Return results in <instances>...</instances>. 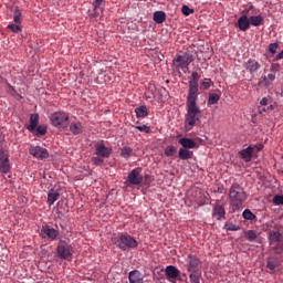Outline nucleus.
<instances>
[{
  "label": "nucleus",
  "mask_w": 283,
  "mask_h": 283,
  "mask_svg": "<svg viewBox=\"0 0 283 283\" xmlns=\"http://www.w3.org/2000/svg\"><path fill=\"white\" fill-rule=\"evenodd\" d=\"M245 70L253 74L254 72H258V70H260V63H258L255 60H250L245 64Z\"/></svg>",
  "instance_id": "obj_22"
},
{
  "label": "nucleus",
  "mask_w": 283,
  "mask_h": 283,
  "mask_svg": "<svg viewBox=\"0 0 283 283\" xmlns=\"http://www.w3.org/2000/svg\"><path fill=\"white\" fill-rule=\"evenodd\" d=\"M212 218L214 220H227V211L221 205H216L212 209Z\"/></svg>",
  "instance_id": "obj_13"
},
{
  "label": "nucleus",
  "mask_w": 283,
  "mask_h": 283,
  "mask_svg": "<svg viewBox=\"0 0 283 283\" xmlns=\"http://www.w3.org/2000/svg\"><path fill=\"white\" fill-rule=\"evenodd\" d=\"M31 134H34L35 136H45L48 134V126L40 125L34 128V130H30Z\"/></svg>",
  "instance_id": "obj_27"
},
{
  "label": "nucleus",
  "mask_w": 283,
  "mask_h": 283,
  "mask_svg": "<svg viewBox=\"0 0 283 283\" xmlns=\"http://www.w3.org/2000/svg\"><path fill=\"white\" fill-rule=\"evenodd\" d=\"M59 198H61V195L59 193V191L51 190L48 195V205H50V207H52V205L54 202H56V200H59Z\"/></svg>",
  "instance_id": "obj_25"
},
{
  "label": "nucleus",
  "mask_w": 283,
  "mask_h": 283,
  "mask_svg": "<svg viewBox=\"0 0 283 283\" xmlns=\"http://www.w3.org/2000/svg\"><path fill=\"white\" fill-rule=\"evenodd\" d=\"M136 247H138V241H136L134 237L125 234L119 237L118 248L122 249V251H127V249H136Z\"/></svg>",
  "instance_id": "obj_6"
},
{
  "label": "nucleus",
  "mask_w": 283,
  "mask_h": 283,
  "mask_svg": "<svg viewBox=\"0 0 283 283\" xmlns=\"http://www.w3.org/2000/svg\"><path fill=\"white\" fill-rule=\"evenodd\" d=\"M266 266L270 269V271H275V269H277V262L273 259H270L268 260Z\"/></svg>",
  "instance_id": "obj_39"
},
{
  "label": "nucleus",
  "mask_w": 283,
  "mask_h": 283,
  "mask_svg": "<svg viewBox=\"0 0 283 283\" xmlns=\"http://www.w3.org/2000/svg\"><path fill=\"white\" fill-rule=\"evenodd\" d=\"M273 205L280 206L283 205V195H276L272 199Z\"/></svg>",
  "instance_id": "obj_41"
},
{
  "label": "nucleus",
  "mask_w": 283,
  "mask_h": 283,
  "mask_svg": "<svg viewBox=\"0 0 283 283\" xmlns=\"http://www.w3.org/2000/svg\"><path fill=\"white\" fill-rule=\"evenodd\" d=\"M260 105H262V106L269 105V98L263 97V98L261 99V102H260Z\"/></svg>",
  "instance_id": "obj_49"
},
{
  "label": "nucleus",
  "mask_w": 283,
  "mask_h": 283,
  "mask_svg": "<svg viewBox=\"0 0 283 283\" xmlns=\"http://www.w3.org/2000/svg\"><path fill=\"white\" fill-rule=\"evenodd\" d=\"M50 120L53 127H60L62 129H65V127L70 125V116L67 115V113L64 112L53 113L50 117Z\"/></svg>",
  "instance_id": "obj_4"
},
{
  "label": "nucleus",
  "mask_w": 283,
  "mask_h": 283,
  "mask_svg": "<svg viewBox=\"0 0 283 283\" xmlns=\"http://www.w3.org/2000/svg\"><path fill=\"white\" fill-rule=\"evenodd\" d=\"M165 273H166V280L171 282L172 280H176V277H179L180 270H178L174 265H168V266H166Z\"/></svg>",
  "instance_id": "obj_14"
},
{
  "label": "nucleus",
  "mask_w": 283,
  "mask_h": 283,
  "mask_svg": "<svg viewBox=\"0 0 283 283\" xmlns=\"http://www.w3.org/2000/svg\"><path fill=\"white\" fill-rule=\"evenodd\" d=\"M120 156L122 158H130V156H134V149L129 146H125L120 149Z\"/></svg>",
  "instance_id": "obj_30"
},
{
  "label": "nucleus",
  "mask_w": 283,
  "mask_h": 283,
  "mask_svg": "<svg viewBox=\"0 0 283 283\" xmlns=\"http://www.w3.org/2000/svg\"><path fill=\"white\" fill-rule=\"evenodd\" d=\"M135 129H138V132H145V134H149V132H151V128L147 125L136 126Z\"/></svg>",
  "instance_id": "obj_45"
},
{
  "label": "nucleus",
  "mask_w": 283,
  "mask_h": 283,
  "mask_svg": "<svg viewBox=\"0 0 283 283\" xmlns=\"http://www.w3.org/2000/svg\"><path fill=\"white\" fill-rule=\"evenodd\" d=\"M277 48H279L277 43H271L269 45V52H271V54L273 55L275 54V52H277Z\"/></svg>",
  "instance_id": "obj_47"
},
{
  "label": "nucleus",
  "mask_w": 283,
  "mask_h": 283,
  "mask_svg": "<svg viewBox=\"0 0 283 283\" xmlns=\"http://www.w3.org/2000/svg\"><path fill=\"white\" fill-rule=\"evenodd\" d=\"M93 11L90 13L91 19H98L101 17V7L93 6Z\"/></svg>",
  "instance_id": "obj_34"
},
{
  "label": "nucleus",
  "mask_w": 283,
  "mask_h": 283,
  "mask_svg": "<svg viewBox=\"0 0 283 283\" xmlns=\"http://www.w3.org/2000/svg\"><path fill=\"white\" fill-rule=\"evenodd\" d=\"M135 114L137 118H145L149 115V111L147 109V106H139L135 108Z\"/></svg>",
  "instance_id": "obj_26"
},
{
  "label": "nucleus",
  "mask_w": 283,
  "mask_h": 283,
  "mask_svg": "<svg viewBox=\"0 0 283 283\" xmlns=\"http://www.w3.org/2000/svg\"><path fill=\"white\" fill-rule=\"evenodd\" d=\"M178 154L180 160H190V158H193V151L187 148H180Z\"/></svg>",
  "instance_id": "obj_23"
},
{
  "label": "nucleus",
  "mask_w": 283,
  "mask_h": 283,
  "mask_svg": "<svg viewBox=\"0 0 283 283\" xmlns=\"http://www.w3.org/2000/svg\"><path fill=\"white\" fill-rule=\"evenodd\" d=\"M193 63V54L191 53H184L181 55H178L172 64L177 70H182V72H186V70H189V65Z\"/></svg>",
  "instance_id": "obj_3"
},
{
  "label": "nucleus",
  "mask_w": 283,
  "mask_h": 283,
  "mask_svg": "<svg viewBox=\"0 0 283 283\" xmlns=\"http://www.w3.org/2000/svg\"><path fill=\"white\" fill-rule=\"evenodd\" d=\"M273 81H275V74L270 73L268 75V78H266V76H264V82H265L266 87H269V85H271V83H273Z\"/></svg>",
  "instance_id": "obj_40"
},
{
  "label": "nucleus",
  "mask_w": 283,
  "mask_h": 283,
  "mask_svg": "<svg viewBox=\"0 0 283 283\" xmlns=\"http://www.w3.org/2000/svg\"><path fill=\"white\" fill-rule=\"evenodd\" d=\"M29 154L33 156V158H40V160H43L44 158H49L50 154L48 153V149L41 147V146H32L29 149Z\"/></svg>",
  "instance_id": "obj_10"
},
{
  "label": "nucleus",
  "mask_w": 283,
  "mask_h": 283,
  "mask_svg": "<svg viewBox=\"0 0 283 283\" xmlns=\"http://www.w3.org/2000/svg\"><path fill=\"white\" fill-rule=\"evenodd\" d=\"M181 12L185 14V17H189V14H193V9L189 8L188 6H184L181 8Z\"/></svg>",
  "instance_id": "obj_42"
},
{
  "label": "nucleus",
  "mask_w": 283,
  "mask_h": 283,
  "mask_svg": "<svg viewBox=\"0 0 283 283\" xmlns=\"http://www.w3.org/2000/svg\"><path fill=\"white\" fill-rule=\"evenodd\" d=\"M103 3V0H94L93 6L95 8H101V4Z\"/></svg>",
  "instance_id": "obj_48"
},
{
  "label": "nucleus",
  "mask_w": 283,
  "mask_h": 283,
  "mask_svg": "<svg viewBox=\"0 0 283 283\" xmlns=\"http://www.w3.org/2000/svg\"><path fill=\"white\" fill-rule=\"evenodd\" d=\"M129 283H144L143 274L138 270H134L129 272L128 275Z\"/></svg>",
  "instance_id": "obj_19"
},
{
  "label": "nucleus",
  "mask_w": 283,
  "mask_h": 283,
  "mask_svg": "<svg viewBox=\"0 0 283 283\" xmlns=\"http://www.w3.org/2000/svg\"><path fill=\"white\" fill-rule=\"evenodd\" d=\"M166 19H167V14H165V12L163 11H157L154 13L155 23H165Z\"/></svg>",
  "instance_id": "obj_28"
},
{
  "label": "nucleus",
  "mask_w": 283,
  "mask_h": 283,
  "mask_svg": "<svg viewBox=\"0 0 283 283\" xmlns=\"http://www.w3.org/2000/svg\"><path fill=\"white\" fill-rule=\"evenodd\" d=\"M238 28L241 30V32H247L249 28H251V22L249 20V17L241 15L238 20Z\"/></svg>",
  "instance_id": "obj_17"
},
{
  "label": "nucleus",
  "mask_w": 283,
  "mask_h": 283,
  "mask_svg": "<svg viewBox=\"0 0 283 283\" xmlns=\"http://www.w3.org/2000/svg\"><path fill=\"white\" fill-rule=\"evenodd\" d=\"M250 25H254L258 28V25H262V21H264V18L262 15H252L250 17Z\"/></svg>",
  "instance_id": "obj_29"
},
{
  "label": "nucleus",
  "mask_w": 283,
  "mask_h": 283,
  "mask_svg": "<svg viewBox=\"0 0 283 283\" xmlns=\"http://www.w3.org/2000/svg\"><path fill=\"white\" fill-rule=\"evenodd\" d=\"M211 87V78H205L201 83V90H209Z\"/></svg>",
  "instance_id": "obj_44"
},
{
  "label": "nucleus",
  "mask_w": 283,
  "mask_h": 283,
  "mask_svg": "<svg viewBox=\"0 0 283 283\" xmlns=\"http://www.w3.org/2000/svg\"><path fill=\"white\" fill-rule=\"evenodd\" d=\"M8 29L12 31L14 34L21 32V27L19 24H9Z\"/></svg>",
  "instance_id": "obj_43"
},
{
  "label": "nucleus",
  "mask_w": 283,
  "mask_h": 283,
  "mask_svg": "<svg viewBox=\"0 0 283 283\" xmlns=\"http://www.w3.org/2000/svg\"><path fill=\"white\" fill-rule=\"evenodd\" d=\"M242 217L244 218V220H255V216L249 209H245L243 211Z\"/></svg>",
  "instance_id": "obj_35"
},
{
  "label": "nucleus",
  "mask_w": 283,
  "mask_h": 283,
  "mask_svg": "<svg viewBox=\"0 0 283 283\" xmlns=\"http://www.w3.org/2000/svg\"><path fill=\"white\" fill-rule=\"evenodd\" d=\"M57 255L62 260H70L72 258V248L67 245H59L57 247Z\"/></svg>",
  "instance_id": "obj_15"
},
{
  "label": "nucleus",
  "mask_w": 283,
  "mask_h": 283,
  "mask_svg": "<svg viewBox=\"0 0 283 283\" xmlns=\"http://www.w3.org/2000/svg\"><path fill=\"white\" fill-rule=\"evenodd\" d=\"M13 21L14 23H21V10L19 8L13 12Z\"/></svg>",
  "instance_id": "obj_37"
},
{
  "label": "nucleus",
  "mask_w": 283,
  "mask_h": 283,
  "mask_svg": "<svg viewBox=\"0 0 283 283\" xmlns=\"http://www.w3.org/2000/svg\"><path fill=\"white\" fill-rule=\"evenodd\" d=\"M218 101H220V95L211 93L208 98V106L210 107V105H218Z\"/></svg>",
  "instance_id": "obj_31"
},
{
  "label": "nucleus",
  "mask_w": 283,
  "mask_h": 283,
  "mask_svg": "<svg viewBox=\"0 0 283 283\" xmlns=\"http://www.w3.org/2000/svg\"><path fill=\"white\" fill-rule=\"evenodd\" d=\"M92 163L95 164L97 167L105 163L104 157L96 155V157H92Z\"/></svg>",
  "instance_id": "obj_38"
},
{
  "label": "nucleus",
  "mask_w": 283,
  "mask_h": 283,
  "mask_svg": "<svg viewBox=\"0 0 283 283\" xmlns=\"http://www.w3.org/2000/svg\"><path fill=\"white\" fill-rule=\"evenodd\" d=\"M201 277H202V274L198 271H192V273L189 275L191 283H200Z\"/></svg>",
  "instance_id": "obj_33"
},
{
  "label": "nucleus",
  "mask_w": 283,
  "mask_h": 283,
  "mask_svg": "<svg viewBox=\"0 0 283 283\" xmlns=\"http://www.w3.org/2000/svg\"><path fill=\"white\" fill-rule=\"evenodd\" d=\"M254 151H260V148H258V146H249L248 148L240 151V156L244 163H251V158H253Z\"/></svg>",
  "instance_id": "obj_11"
},
{
  "label": "nucleus",
  "mask_w": 283,
  "mask_h": 283,
  "mask_svg": "<svg viewBox=\"0 0 283 283\" xmlns=\"http://www.w3.org/2000/svg\"><path fill=\"white\" fill-rule=\"evenodd\" d=\"M198 81H200V75L198 72H192L191 80L189 81L188 97H198Z\"/></svg>",
  "instance_id": "obj_7"
},
{
  "label": "nucleus",
  "mask_w": 283,
  "mask_h": 283,
  "mask_svg": "<svg viewBox=\"0 0 283 283\" xmlns=\"http://www.w3.org/2000/svg\"><path fill=\"white\" fill-rule=\"evenodd\" d=\"M245 238L247 240H249L250 242H253V240H255L258 238V234H255V231L253 230H248L245 232Z\"/></svg>",
  "instance_id": "obj_36"
},
{
  "label": "nucleus",
  "mask_w": 283,
  "mask_h": 283,
  "mask_svg": "<svg viewBox=\"0 0 283 283\" xmlns=\"http://www.w3.org/2000/svg\"><path fill=\"white\" fill-rule=\"evenodd\" d=\"M179 145H181L182 149H196V147H198L196 140L187 137H181L179 139Z\"/></svg>",
  "instance_id": "obj_16"
},
{
  "label": "nucleus",
  "mask_w": 283,
  "mask_h": 283,
  "mask_svg": "<svg viewBox=\"0 0 283 283\" xmlns=\"http://www.w3.org/2000/svg\"><path fill=\"white\" fill-rule=\"evenodd\" d=\"M176 151H178L176 146L169 145L165 149V156H167L168 158H171V156H176Z\"/></svg>",
  "instance_id": "obj_32"
},
{
  "label": "nucleus",
  "mask_w": 283,
  "mask_h": 283,
  "mask_svg": "<svg viewBox=\"0 0 283 283\" xmlns=\"http://www.w3.org/2000/svg\"><path fill=\"white\" fill-rule=\"evenodd\" d=\"M39 127V114H31L30 125L27 127L29 132H34V128Z\"/></svg>",
  "instance_id": "obj_24"
},
{
  "label": "nucleus",
  "mask_w": 283,
  "mask_h": 283,
  "mask_svg": "<svg viewBox=\"0 0 283 283\" xmlns=\"http://www.w3.org/2000/svg\"><path fill=\"white\" fill-rule=\"evenodd\" d=\"M7 92H8L9 94H12V92H14V87H12L10 84H8Z\"/></svg>",
  "instance_id": "obj_50"
},
{
  "label": "nucleus",
  "mask_w": 283,
  "mask_h": 283,
  "mask_svg": "<svg viewBox=\"0 0 283 283\" xmlns=\"http://www.w3.org/2000/svg\"><path fill=\"white\" fill-rule=\"evenodd\" d=\"M264 112H266V108H259L260 114H264Z\"/></svg>",
  "instance_id": "obj_51"
},
{
  "label": "nucleus",
  "mask_w": 283,
  "mask_h": 283,
  "mask_svg": "<svg viewBox=\"0 0 283 283\" xmlns=\"http://www.w3.org/2000/svg\"><path fill=\"white\" fill-rule=\"evenodd\" d=\"M270 244L273 247L275 253L283 251V235L280 231H271L269 234Z\"/></svg>",
  "instance_id": "obj_5"
},
{
  "label": "nucleus",
  "mask_w": 283,
  "mask_h": 283,
  "mask_svg": "<svg viewBox=\"0 0 283 283\" xmlns=\"http://www.w3.org/2000/svg\"><path fill=\"white\" fill-rule=\"evenodd\" d=\"M128 182L130 185H140L143 182V168L138 167L128 174Z\"/></svg>",
  "instance_id": "obj_8"
},
{
  "label": "nucleus",
  "mask_w": 283,
  "mask_h": 283,
  "mask_svg": "<svg viewBox=\"0 0 283 283\" xmlns=\"http://www.w3.org/2000/svg\"><path fill=\"white\" fill-rule=\"evenodd\" d=\"M229 198L232 207L235 209H240L244 201L247 200V192H244V188L238 184H233L230 188Z\"/></svg>",
  "instance_id": "obj_2"
},
{
  "label": "nucleus",
  "mask_w": 283,
  "mask_h": 283,
  "mask_svg": "<svg viewBox=\"0 0 283 283\" xmlns=\"http://www.w3.org/2000/svg\"><path fill=\"white\" fill-rule=\"evenodd\" d=\"M0 171L2 174H8V171H10V158L1 149H0Z\"/></svg>",
  "instance_id": "obj_12"
},
{
  "label": "nucleus",
  "mask_w": 283,
  "mask_h": 283,
  "mask_svg": "<svg viewBox=\"0 0 283 283\" xmlns=\"http://www.w3.org/2000/svg\"><path fill=\"white\" fill-rule=\"evenodd\" d=\"M200 266V260L193 255L188 256V271H196Z\"/></svg>",
  "instance_id": "obj_20"
},
{
  "label": "nucleus",
  "mask_w": 283,
  "mask_h": 283,
  "mask_svg": "<svg viewBox=\"0 0 283 283\" xmlns=\"http://www.w3.org/2000/svg\"><path fill=\"white\" fill-rule=\"evenodd\" d=\"M186 109L185 129L191 132V128L202 120V111L198 106V97H187Z\"/></svg>",
  "instance_id": "obj_1"
},
{
  "label": "nucleus",
  "mask_w": 283,
  "mask_h": 283,
  "mask_svg": "<svg viewBox=\"0 0 283 283\" xmlns=\"http://www.w3.org/2000/svg\"><path fill=\"white\" fill-rule=\"evenodd\" d=\"M70 132H71L74 136H78V134H83V124H81V122L71 123V125H70Z\"/></svg>",
  "instance_id": "obj_21"
},
{
  "label": "nucleus",
  "mask_w": 283,
  "mask_h": 283,
  "mask_svg": "<svg viewBox=\"0 0 283 283\" xmlns=\"http://www.w3.org/2000/svg\"><path fill=\"white\" fill-rule=\"evenodd\" d=\"M224 230L226 231H238V227L233 223H226L224 224Z\"/></svg>",
  "instance_id": "obj_46"
},
{
  "label": "nucleus",
  "mask_w": 283,
  "mask_h": 283,
  "mask_svg": "<svg viewBox=\"0 0 283 283\" xmlns=\"http://www.w3.org/2000/svg\"><path fill=\"white\" fill-rule=\"evenodd\" d=\"M95 156L101 158H109L112 156V148L106 147L103 142H98L95 145Z\"/></svg>",
  "instance_id": "obj_9"
},
{
  "label": "nucleus",
  "mask_w": 283,
  "mask_h": 283,
  "mask_svg": "<svg viewBox=\"0 0 283 283\" xmlns=\"http://www.w3.org/2000/svg\"><path fill=\"white\" fill-rule=\"evenodd\" d=\"M42 237L49 238L50 240H56L59 237V231L56 229L45 227L42 229Z\"/></svg>",
  "instance_id": "obj_18"
}]
</instances>
